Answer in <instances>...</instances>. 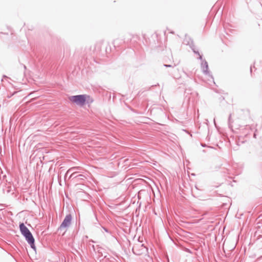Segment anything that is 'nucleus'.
I'll list each match as a JSON object with an SVG mask.
<instances>
[{"instance_id": "1", "label": "nucleus", "mask_w": 262, "mask_h": 262, "mask_svg": "<svg viewBox=\"0 0 262 262\" xmlns=\"http://www.w3.org/2000/svg\"><path fill=\"white\" fill-rule=\"evenodd\" d=\"M19 228L21 234L25 237L26 240L30 244L31 247L33 249L35 250L34 238L31 232L24 223H21L19 225Z\"/></svg>"}, {"instance_id": "2", "label": "nucleus", "mask_w": 262, "mask_h": 262, "mask_svg": "<svg viewBox=\"0 0 262 262\" xmlns=\"http://www.w3.org/2000/svg\"><path fill=\"white\" fill-rule=\"evenodd\" d=\"M1 187L2 188L4 193L13 195L15 191L16 187L13 183L9 182L8 183L2 182L1 184Z\"/></svg>"}, {"instance_id": "3", "label": "nucleus", "mask_w": 262, "mask_h": 262, "mask_svg": "<svg viewBox=\"0 0 262 262\" xmlns=\"http://www.w3.org/2000/svg\"><path fill=\"white\" fill-rule=\"evenodd\" d=\"M69 99L77 105L82 106L85 104L86 96L84 95L73 96H71Z\"/></svg>"}, {"instance_id": "4", "label": "nucleus", "mask_w": 262, "mask_h": 262, "mask_svg": "<svg viewBox=\"0 0 262 262\" xmlns=\"http://www.w3.org/2000/svg\"><path fill=\"white\" fill-rule=\"evenodd\" d=\"M16 119L15 117H12L10 119V140L11 142L15 140V130L16 126Z\"/></svg>"}, {"instance_id": "5", "label": "nucleus", "mask_w": 262, "mask_h": 262, "mask_svg": "<svg viewBox=\"0 0 262 262\" xmlns=\"http://www.w3.org/2000/svg\"><path fill=\"white\" fill-rule=\"evenodd\" d=\"M72 216L71 214H68L64 217L62 223L60 225L59 229H67L71 224Z\"/></svg>"}, {"instance_id": "6", "label": "nucleus", "mask_w": 262, "mask_h": 262, "mask_svg": "<svg viewBox=\"0 0 262 262\" xmlns=\"http://www.w3.org/2000/svg\"><path fill=\"white\" fill-rule=\"evenodd\" d=\"M194 53L198 54L199 56V58L202 60L201 68L204 74H207L209 73L208 71V65L207 62L205 60H202V56L201 55L198 51H193Z\"/></svg>"}, {"instance_id": "7", "label": "nucleus", "mask_w": 262, "mask_h": 262, "mask_svg": "<svg viewBox=\"0 0 262 262\" xmlns=\"http://www.w3.org/2000/svg\"><path fill=\"white\" fill-rule=\"evenodd\" d=\"M80 169V167H73L69 169L66 173V176H67L69 173H71L69 178H74L76 176L75 174L77 173V170Z\"/></svg>"}, {"instance_id": "8", "label": "nucleus", "mask_w": 262, "mask_h": 262, "mask_svg": "<svg viewBox=\"0 0 262 262\" xmlns=\"http://www.w3.org/2000/svg\"><path fill=\"white\" fill-rule=\"evenodd\" d=\"M74 178H78V179H80V180H84V179L86 178L82 174H79V175L75 176L74 177Z\"/></svg>"}, {"instance_id": "9", "label": "nucleus", "mask_w": 262, "mask_h": 262, "mask_svg": "<svg viewBox=\"0 0 262 262\" xmlns=\"http://www.w3.org/2000/svg\"><path fill=\"white\" fill-rule=\"evenodd\" d=\"M16 93V91H14V92H13L11 94V95H10V96L8 95V98H10L12 96L14 95V94H15Z\"/></svg>"}, {"instance_id": "10", "label": "nucleus", "mask_w": 262, "mask_h": 262, "mask_svg": "<svg viewBox=\"0 0 262 262\" xmlns=\"http://www.w3.org/2000/svg\"><path fill=\"white\" fill-rule=\"evenodd\" d=\"M164 66L165 67H172L170 64H164Z\"/></svg>"}, {"instance_id": "11", "label": "nucleus", "mask_w": 262, "mask_h": 262, "mask_svg": "<svg viewBox=\"0 0 262 262\" xmlns=\"http://www.w3.org/2000/svg\"><path fill=\"white\" fill-rule=\"evenodd\" d=\"M3 77H4V78H7V79H9V80H11V78H10L8 77H7V76H6V75H4V76H3Z\"/></svg>"}, {"instance_id": "12", "label": "nucleus", "mask_w": 262, "mask_h": 262, "mask_svg": "<svg viewBox=\"0 0 262 262\" xmlns=\"http://www.w3.org/2000/svg\"><path fill=\"white\" fill-rule=\"evenodd\" d=\"M104 230L106 231V232H108V230L107 229L105 228H103Z\"/></svg>"}, {"instance_id": "13", "label": "nucleus", "mask_w": 262, "mask_h": 262, "mask_svg": "<svg viewBox=\"0 0 262 262\" xmlns=\"http://www.w3.org/2000/svg\"><path fill=\"white\" fill-rule=\"evenodd\" d=\"M255 136H256V135H255V134H254V138H256V137H255Z\"/></svg>"}, {"instance_id": "14", "label": "nucleus", "mask_w": 262, "mask_h": 262, "mask_svg": "<svg viewBox=\"0 0 262 262\" xmlns=\"http://www.w3.org/2000/svg\"><path fill=\"white\" fill-rule=\"evenodd\" d=\"M261 6H262V4H261Z\"/></svg>"}]
</instances>
